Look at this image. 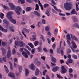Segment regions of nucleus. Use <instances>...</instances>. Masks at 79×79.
I'll use <instances>...</instances> for the list:
<instances>
[{"instance_id": "obj_42", "label": "nucleus", "mask_w": 79, "mask_h": 79, "mask_svg": "<svg viewBox=\"0 0 79 79\" xmlns=\"http://www.w3.org/2000/svg\"><path fill=\"white\" fill-rule=\"evenodd\" d=\"M48 6H49V4H44V7L45 8H46L47 7H48Z\"/></svg>"}, {"instance_id": "obj_47", "label": "nucleus", "mask_w": 79, "mask_h": 79, "mask_svg": "<svg viewBox=\"0 0 79 79\" xmlns=\"http://www.w3.org/2000/svg\"><path fill=\"white\" fill-rule=\"evenodd\" d=\"M3 8L5 9V10H8V7L7 6L4 5L3 6Z\"/></svg>"}, {"instance_id": "obj_50", "label": "nucleus", "mask_w": 79, "mask_h": 79, "mask_svg": "<svg viewBox=\"0 0 79 79\" xmlns=\"http://www.w3.org/2000/svg\"><path fill=\"white\" fill-rule=\"evenodd\" d=\"M46 15H47V16H50V12H47L46 13Z\"/></svg>"}, {"instance_id": "obj_38", "label": "nucleus", "mask_w": 79, "mask_h": 79, "mask_svg": "<svg viewBox=\"0 0 79 79\" xmlns=\"http://www.w3.org/2000/svg\"><path fill=\"white\" fill-rule=\"evenodd\" d=\"M2 45H3V46H5V45H6V42H2Z\"/></svg>"}, {"instance_id": "obj_9", "label": "nucleus", "mask_w": 79, "mask_h": 79, "mask_svg": "<svg viewBox=\"0 0 79 79\" xmlns=\"http://www.w3.org/2000/svg\"><path fill=\"white\" fill-rule=\"evenodd\" d=\"M11 55V50L10 49H8V51L7 53V57L8 58H10V57Z\"/></svg>"}, {"instance_id": "obj_61", "label": "nucleus", "mask_w": 79, "mask_h": 79, "mask_svg": "<svg viewBox=\"0 0 79 79\" xmlns=\"http://www.w3.org/2000/svg\"><path fill=\"white\" fill-rule=\"evenodd\" d=\"M50 52L51 53H52V54H53V51L52 49H50Z\"/></svg>"}, {"instance_id": "obj_25", "label": "nucleus", "mask_w": 79, "mask_h": 79, "mask_svg": "<svg viewBox=\"0 0 79 79\" xmlns=\"http://www.w3.org/2000/svg\"><path fill=\"white\" fill-rule=\"evenodd\" d=\"M3 22L5 24H6L7 25H8V24H9V22L6 21V19H4L3 20Z\"/></svg>"}, {"instance_id": "obj_43", "label": "nucleus", "mask_w": 79, "mask_h": 79, "mask_svg": "<svg viewBox=\"0 0 79 79\" xmlns=\"http://www.w3.org/2000/svg\"><path fill=\"white\" fill-rule=\"evenodd\" d=\"M58 33V29H56L54 31V34H56Z\"/></svg>"}, {"instance_id": "obj_31", "label": "nucleus", "mask_w": 79, "mask_h": 79, "mask_svg": "<svg viewBox=\"0 0 79 79\" xmlns=\"http://www.w3.org/2000/svg\"><path fill=\"white\" fill-rule=\"evenodd\" d=\"M40 35V39L42 40L43 42H45V38H44V36H43V35Z\"/></svg>"}, {"instance_id": "obj_55", "label": "nucleus", "mask_w": 79, "mask_h": 79, "mask_svg": "<svg viewBox=\"0 0 79 79\" xmlns=\"http://www.w3.org/2000/svg\"><path fill=\"white\" fill-rule=\"evenodd\" d=\"M60 52L61 53V55L63 56V55H64V51H63V50H61Z\"/></svg>"}, {"instance_id": "obj_35", "label": "nucleus", "mask_w": 79, "mask_h": 79, "mask_svg": "<svg viewBox=\"0 0 79 79\" xmlns=\"http://www.w3.org/2000/svg\"><path fill=\"white\" fill-rule=\"evenodd\" d=\"M12 52L13 55H15V54L16 53V51L15 50V48L13 49Z\"/></svg>"}, {"instance_id": "obj_8", "label": "nucleus", "mask_w": 79, "mask_h": 79, "mask_svg": "<svg viewBox=\"0 0 79 79\" xmlns=\"http://www.w3.org/2000/svg\"><path fill=\"white\" fill-rule=\"evenodd\" d=\"M71 43L72 47H73V48H74V49L76 48H77V45L76 44V43H75L74 41H72Z\"/></svg>"}, {"instance_id": "obj_53", "label": "nucleus", "mask_w": 79, "mask_h": 79, "mask_svg": "<svg viewBox=\"0 0 79 79\" xmlns=\"http://www.w3.org/2000/svg\"><path fill=\"white\" fill-rule=\"evenodd\" d=\"M41 58L43 60H44V61H45V57L44 56L41 57Z\"/></svg>"}, {"instance_id": "obj_46", "label": "nucleus", "mask_w": 79, "mask_h": 79, "mask_svg": "<svg viewBox=\"0 0 79 79\" xmlns=\"http://www.w3.org/2000/svg\"><path fill=\"white\" fill-rule=\"evenodd\" d=\"M70 40H67V43L69 46L71 45V42H70Z\"/></svg>"}, {"instance_id": "obj_24", "label": "nucleus", "mask_w": 79, "mask_h": 79, "mask_svg": "<svg viewBox=\"0 0 79 79\" xmlns=\"http://www.w3.org/2000/svg\"><path fill=\"white\" fill-rule=\"evenodd\" d=\"M70 48L72 50V51H73V52H76V53H77V52H79V50L77 49V50H75L73 48L72 46H70Z\"/></svg>"}, {"instance_id": "obj_52", "label": "nucleus", "mask_w": 79, "mask_h": 79, "mask_svg": "<svg viewBox=\"0 0 79 79\" xmlns=\"http://www.w3.org/2000/svg\"><path fill=\"white\" fill-rule=\"evenodd\" d=\"M40 64H41V62L40 61H38L37 63V66H40Z\"/></svg>"}, {"instance_id": "obj_18", "label": "nucleus", "mask_w": 79, "mask_h": 79, "mask_svg": "<svg viewBox=\"0 0 79 79\" xmlns=\"http://www.w3.org/2000/svg\"><path fill=\"white\" fill-rule=\"evenodd\" d=\"M52 61L53 63H56V59L54 57H51Z\"/></svg>"}, {"instance_id": "obj_20", "label": "nucleus", "mask_w": 79, "mask_h": 79, "mask_svg": "<svg viewBox=\"0 0 79 79\" xmlns=\"http://www.w3.org/2000/svg\"><path fill=\"white\" fill-rule=\"evenodd\" d=\"M22 54L23 55V56H24L26 58H28V56L27 55V54H26V53H25V52H24V51H23L22 52Z\"/></svg>"}, {"instance_id": "obj_29", "label": "nucleus", "mask_w": 79, "mask_h": 79, "mask_svg": "<svg viewBox=\"0 0 79 79\" xmlns=\"http://www.w3.org/2000/svg\"><path fill=\"white\" fill-rule=\"evenodd\" d=\"M28 45H29L30 46V47L31 48H34V46H33V45H32V44L31 43H28Z\"/></svg>"}, {"instance_id": "obj_32", "label": "nucleus", "mask_w": 79, "mask_h": 79, "mask_svg": "<svg viewBox=\"0 0 79 79\" xmlns=\"http://www.w3.org/2000/svg\"><path fill=\"white\" fill-rule=\"evenodd\" d=\"M20 2H21V4H23V3H24V2H25L24 0H19L18 1L19 3Z\"/></svg>"}, {"instance_id": "obj_5", "label": "nucleus", "mask_w": 79, "mask_h": 79, "mask_svg": "<svg viewBox=\"0 0 79 79\" xmlns=\"http://www.w3.org/2000/svg\"><path fill=\"white\" fill-rule=\"evenodd\" d=\"M61 73H62V74H65V73H66L67 71V70L64 67V66H62L61 67Z\"/></svg>"}, {"instance_id": "obj_27", "label": "nucleus", "mask_w": 79, "mask_h": 79, "mask_svg": "<svg viewBox=\"0 0 79 79\" xmlns=\"http://www.w3.org/2000/svg\"><path fill=\"white\" fill-rule=\"evenodd\" d=\"M9 63L10 65V69L11 70H13V65H12V64H11V62L10 61H9Z\"/></svg>"}, {"instance_id": "obj_1", "label": "nucleus", "mask_w": 79, "mask_h": 79, "mask_svg": "<svg viewBox=\"0 0 79 79\" xmlns=\"http://www.w3.org/2000/svg\"><path fill=\"white\" fill-rule=\"evenodd\" d=\"M10 5L11 9L13 10H15V11L16 13L18 15H20V12L21 10V8L19 6H17L16 8H15V6L13 5V4L12 3H10L9 4Z\"/></svg>"}, {"instance_id": "obj_10", "label": "nucleus", "mask_w": 79, "mask_h": 79, "mask_svg": "<svg viewBox=\"0 0 79 79\" xmlns=\"http://www.w3.org/2000/svg\"><path fill=\"white\" fill-rule=\"evenodd\" d=\"M8 75L9 77H11L12 78H15V74L14 73L12 72L9 73L8 74Z\"/></svg>"}, {"instance_id": "obj_17", "label": "nucleus", "mask_w": 79, "mask_h": 79, "mask_svg": "<svg viewBox=\"0 0 79 79\" xmlns=\"http://www.w3.org/2000/svg\"><path fill=\"white\" fill-rule=\"evenodd\" d=\"M53 6L54 9L56 10V11H57L59 13H61V11H62L61 10L57 9V8H56V7L55 6Z\"/></svg>"}, {"instance_id": "obj_64", "label": "nucleus", "mask_w": 79, "mask_h": 79, "mask_svg": "<svg viewBox=\"0 0 79 79\" xmlns=\"http://www.w3.org/2000/svg\"><path fill=\"white\" fill-rule=\"evenodd\" d=\"M43 50L45 52H47L48 51L47 50V49L45 48H43Z\"/></svg>"}, {"instance_id": "obj_57", "label": "nucleus", "mask_w": 79, "mask_h": 79, "mask_svg": "<svg viewBox=\"0 0 79 79\" xmlns=\"http://www.w3.org/2000/svg\"><path fill=\"white\" fill-rule=\"evenodd\" d=\"M24 50H25V51H27V55H30V52H29V51H27V50L26 49H24Z\"/></svg>"}, {"instance_id": "obj_7", "label": "nucleus", "mask_w": 79, "mask_h": 79, "mask_svg": "<svg viewBox=\"0 0 79 79\" xmlns=\"http://www.w3.org/2000/svg\"><path fill=\"white\" fill-rule=\"evenodd\" d=\"M29 68H30L31 70L34 71V70H35V66L34 65V64L32 63L31 64V66L29 67Z\"/></svg>"}, {"instance_id": "obj_59", "label": "nucleus", "mask_w": 79, "mask_h": 79, "mask_svg": "<svg viewBox=\"0 0 79 79\" xmlns=\"http://www.w3.org/2000/svg\"><path fill=\"white\" fill-rule=\"evenodd\" d=\"M4 28H3V27L2 26H1V25H0V31H2V30Z\"/></svg>"}, {"instance_id": "obj_21", "label": "nucleus", "mask_w": 79, "mask_h": 79, "mask_svg": "<svg viewBox=\"0 0 79 79\" xmlns=\"http://www.w3.org/2000/svg\"><path fill=\"white\" fill-rule=\"evenodd\" d=\"M4 67L5 69V70L6 73H9V70H8L7 67H6V65H4Z\"/></svg>"}, {"instance_id": "obj_63", "label": "nucleus", "mask_w": 79, "mask_h": 79, "mask_svg": "<svg viewBox=\"0 0 79 79\" xmlns=\"http://www.w3.org/2000/svg\"><path fill=\"white\" fill-rule=\"evenodd\" d=\"M46 79H50V77H49V76H48V75H47L46 76Z\"/></svg>"}, {"instance_id": "obj_51", "label": "nucleus", "mask_w": 79, "mask_h": 79, "mask_svg": "<svg viewBox=\"0 0 79 79\" xmlns=\"http://www.w3.org/2000/svg\"><path fill=\"white\" fill-rule=\"evenodd\" d=\"M47 40H48V44H50V42H51V40H50V39L49 38H47Z\"/></svg>"}, {"instance_id": "obj_36", "label": "nucleus", "mask_w": 79, "mask_h": 79, "mask_svg": "<svg viewBox=\"0 0 79 79\" xmlns=\"http://www.w3.org/2000/svg\"><path fill=\"white\" fill-rule=\"evenodd\" d=\"M73 57L74 58L75 60H77V55H75L73 54L72 55Z\"/></svg>"}, {"instance_id": "obj_4", "label": "nucleus", "mask_w": 79, "mask_h": 79, "mask_svg": "<svg viewBox=\"0 0 79 79\" xmlns=\"http://www.w3.org/2000/svg\"><path fill=\"white\" fill-rule=\"evenodd\" d=\"M15 45H16L17 47H25L26 44L23 42L21 41H15Z\"/></svg>"}, {"instance_id": "obj_16", "label": "nucleus", "mask_w": 79, "mask_h": 79, "mask_svg": "<svg viewBox=\"0 0 79 79\" xmlns=\"http://www.w3.org/2000/svg\"><path fill=\"white\" fill-rule=\"evenodd\" d=\"M39 69L37 68L35 73V75L37 76H39Z\"/></svg>"}, {"instance_id": "obj_22", "label": "nucleus", "mask_w": 79, "mask_h": 79, "mask_svg": "<svg viewBox=\"0 0 79 79\" xmlns=\"http://www.w3.org/2000/svg\"><path fill=\"white\" fill-rule=\"evenodd\" d=\"M32 10V8L31 7H27L26 9V11H30Z\"/></svg>"}, {"instance_id": "obj_58", "label": "nucleus", "mask_w": 79, "mask_h": 79, "mask_svg": "<svg viewBox=\"0 0 79 79\" xmlns=\"http://www.w3.org/2000/svg\"><path fill=\"white\" fill-rule=\"evenodd\" d=\"M40 22H38V24H37V26L39 27H40Z\"/></svg>"}, {"instance_id": "obj_33", "label": "nucleus", "mask_w": 79, "mask_h": 79, "mask_svg": "<svg viewBox=\"0 0 79 79\" xmlns=\"http://www.w3.org/2000/svg\"><path fill=\"white\" fill-rule=\"evenodd\" d=\"M56 76L58 78H59V79H63V77L60 75V74H57Z\"/></svg>"}, {"instance_id": "obj_41", "label": "nucleus", "mask_w": 79, "mask_h": 79, "mask_svg": "<svg viewBox=\"0 0 79 79\" xmlns=\"http://www.w3.org/2000/svg\"><path fill=\"white\" fill-rule=\"evenodd\" d=\"M39 44V41H35V43H34V45L35 46H37V45H38Z\"/></svg>"}, {"instance_id": "obj_39", "label": "nucleus", "mask_w": 79, "mask_h": 79, "mask_svg": "<svg viewBox=\"0 0 79 79\" xmlns=\"http://www.w3.org/2000/svg\"><path fill=\"white\" fill-rule=\"evenodd\" d=\"M19 69L20 72H21V71H22V66H19Z\"/></svg>"}, {"instance_id": "obj_2", "label": "nucleus", "mask_w": 79, "mask_h": 79, "mask_svg": "<svg viewBox=\"0 0 79 79\" xmlns=\"http://www.w3.org/2000/svg\"><path fill=\"white\" fill-rule=\"evenodd\" d=\"M6 17L8 19L10 20L13 24H15L16 23V20L12 18V17L11 16V12H9L6 15Z\"/></svg>"}, {"instance_id": "obj_6", "label": "nucleus", "mask_w": 79, "mask_h": 79, "mask_svg": "<svg viewBox=\"0 0 79 79\" xmlns=\"http://www.w3.org/2000/svg\"><path fill=\"white\" fill-rule=\"evenodd\" d=\"M70 35L72 40H76V41H78V39L74 35H73L72 34H70Z\"/></svg>"}, {"instance_id": "obj_13", "label": "nucleus", "mask_w": 79, "mask_h": 79, "mask_svg": "<svg viewBox=\"0 0 79 79\" xmlns=\"http://www.w3.org/2000/svg\"><path fill=\"white\" fill-rule=\"evenodd\" d=\"M1 49L2 51L3 56H4V55H5V54H6V50H5V48H1Z\"/></svg>"}, {"instance_id": "obj_19", "label": "nucleus", "mask_w": 79, "mask_h": 79, "mask_svg": "<svg viewBox=\"0 0 79 79\" xmlns=\"http://www.w3.org/2000/svg\"><path fill=\"white\" fill-rule=\"evenodd\" d=\"M33 13L34 14V15H36L37 16L39 17L40 16V14L38 13L37 11H34Z\"/></svg>"}, {"instance_id": "obj_23", "label": "nucleus", "mask_w": 79, "mask_h": 79, "mask_svg": "<svg viewBox=\"0 0 79 79\" xmlns=\"http://www.w3.org/2000/svg\"><path fill=\"white\" fill-rule=\"evenodd\" d=\"M25 76L26 77L27 76L28 74H29V70L28 69H26L25 71Z\"/></svg>"}, {"instance_id": "obj_54", "label": "nucleus", "mask_w": 79, "mask_h": 79, "mask_svg": "<svg viewBox=\"0 0 79 79\" xmlns=\"http://www.w3.org/2000/svg\"><path fill=\"white\" fill-rule=\"evenodd\" d=\"M2 31H3V32H7L8 31V30L6 29H4V28Z\"/></svg>"}, {"instance_id": "obj_44", "label": "nucleus", "mask_w": 79, "mask_h": 79, "mask_svg": "<svg viewBox=\"0 0 79 79\" xmlns=\"http://www.w3.org/2000/svg\"><path fill=\"white\" fill-rule=\"evenodd\" d=\"M56 47V44H55L54 43L52 46V47L53 49V50H55V47Z\"/></svg>"}, {"instance_id": "obj_14", "label": "nucleus", "mask_w": 79, "mask_h": 79, "mask_svg": "<svg viewBox=\"0 0 79 79\" xmlns=\"http://www.w3.org/2000/svg\"><path fill=\"white\" fill-rule=\"evenodd\" d=\"M36 34H35L34 35H33L32 36V37L33 38L30 39L31 40H32V41H34V40H36V38L35 37H36Z\"/></svg>"}, {"instance_id": "obj_30", "label": "nucleus", "mask_w": 79, "mask_h": 79, "mask_svg": "<svg viewBox=\"0 0 79 79\" xmlns=\"http://www.w3.org/2000/svg\"><path fill=\"white\" fill-rule=\"evenodd\" d=\"M73 27H78L79 28V25H78L77 23H75L73 25Z\"/></svg>"}, {"instance_id": "obj_37", "label": "nucleus", "mask_w": 79, "mask_h": 79, "mask_svg": "<svg viewBox=\"0 0 79 79\" xmlns=\"http://www.w3.org/2000/svg\"><path fill=\"white\" fill-rule=\"evenodd\" d=\"M68 62L69 64V63H73V61L71 59H70L68 60Z\"/></svg>"}, {"instance_id": "obj_45", "label": "nucleus", "mask_w": 79, "mask_h": 79, "mask_svg": "<svg viewBox=\"0 0 79 79\" xmlns=\"http://www.w3.org/2000/svg\"><path fill=\"white\" fill-rule=\"evenodd\" d=\"M73 69L71 68H70L69 70V72L70 73H73Z\"/></svg>"}, {"instance_id": "obj_62", "label": "nucleus", "mask_w": 79, "mask_h": 79, "mask_svg": "<svg viewBox=\"0 0 79 79\" xmlns=\"http://www.w3.org/2000/svg\"><path fill=\"white\" fill-rule=\"evenodd\" d=\"M35 49L34 48L33 50H31V53H32V54H34V53H35Z\"/></svg>"}, {"instance_id": "obj_3", "label": "nucleus", "mask_w": 79, "mask_h": 79, "mask_svg": "<svg viewBox=\"0 0 79 79\" xmlns=\"http://www.w3.org/2000/svg\"><path fill=\"white\" fill-rule=\"evenodd\" d=\"M73 3L72 2L65 3L64 4V8L65 10L68 11H70L71 9L73 7Z\"/></svg>"}, {"instance_id": "obj_40", "label": "nucleus", "mask_w": 79, "mask_h": 79, "mask_svg": "<svg viewBox=\"0 0 79 79\" xmlns=\"http://www.w3.org/2000/svg\"><path fill=\"white\" fill-rule=\"evenodd\" d=\"M23 31H25L26 32H28L29 33V29H26V28H24L23 29Z\"/></svg>"}, {"instance_id": "obj_56", "label": "nucleus", "mask_w": 79, "mask_h": 79, "mask_svg": "<svg viewBox=\"0 0 79 79\" xmlns=\"http://www.w3.org/2000/svg\"><path fill=\"white\" fill-rule=\"evenodd\" d=\"M47 72V70H45L43 72V73L44 76H45V73Z\"/></svg>"}, {"instance_id": "obj_15", "label": "nucleus", "mask_w": 79, "mask_h": 79, "mask_svg": "<svg viewBox=\"0 0 79 79\" xmlns=\"http://www.w3.org/2000/svg\"><path fill=\"white\" fill-rule=\"evenodd\" d=\"M9 28L10 29V31L12 32H15V30H14V27L13 26H10L9 27Z\"/></svg>"}, {"instance_id": "obj_60", "label": "nucleus", "mask_w": 79, "mask_h": 79, "mask_svg": "<svg viewBox=\"0 0 79 79\" xmlns=\"http://www.w3.org/2000/svg\"><path fill=\"white\" fill-rule=\"evenodd\" d=\"M42 23L43 24H45V20H44V19H43L42 20Z\"/></svg>"}, {"instance_id": "obj_28", "label": "nucleus", "mask_w": 79, "mask_h": 79, "mask_svg": "<svg viewBox=\"0 0 79 79\" xmlns=\"http://www.w3.org/2000/svg\"><path fill=\"white\" fill-rule=\"evenodd\" d=\"M66 38L68 39V40H71L70 35L69 34H67V35Z\"/></svg>"}, {"instance_id": "obj_48", "label": "nucleus", "mask_w": 79, "mask_h": 79, "mask_svg": "<svg viewBox=\"0 0 79 79\" xmlns=\"http://www.w3.org/2000/svg\"><path fill=\"white\" fill-rule=\"evenodd\" d=\"M3 16H4V14H3L1 13L0 15V17L1 19L3 18Z\"/></svg>"}, {"instance_id": "obj_12", "label": "nucleus", "mask_w": 79, "mask_h": 79, "mask_svg": "<svg viewBox=\"0 0 79 79\" xmlns=\"http://www.w3.org/2000/svg\"><path fill=\"white\" fill-rule=\"evenodd\" d=\"M58 69H59V67L55 66L53 68L52 71H53V72H56V71L58 70Z\"/></svg>"}, {"instance_id": "obj_26", "label": "nucleus", "mask_w": 79, "mask_h": 79, "mask_svg": "<svg viewBox=\"0 0 79 79\" xmlns=\"http://www.w3.org/2000/svg\"><path fill=\"white\" fill-rule=\"evenodd\" d=\"M37 49L38 50V52H42V47L40 46L37 48Z\"/></svg>"}, {"instance_id": "obj_11", "label": "nucleus", "mask_w": 79, "mask_h": 79, "mask_svg": "<svg viewBox=\"0 0 79 79\" xmlns=\"http://www.w3.org/2000/svg\"><path fill=\"white\" fill-rule=\"evenodd\" d=\"M71 15H74V14H76V15H77V12L75 10V9H73L72 10L71 13H70Z\"/></svg>"}, {"instance_id": "obj_49", "label": "nucleus", "mask_w": 79, "mask_h": 79, "mask_svg": "<svg viewBox=\"0 0 79 79\" xmlns=\"http://www.w3.org/2000/svg\"><path fill=\"white\" fill-rule=\"evenodd\" d=\"M60 48H57L56 51L57 53H60Z\"/></svg>"}, {"instance_id": "obj_34", "label": "nucleus", "mask_w": 79, "mask_h": 79, "mask_svg": "<svg viewBox=\"0 0 79 79\" xmlns=\"http://www.w3.org/2000/svg\"><path fill=\"white\" fill-rule=\"evenodd\" d=\"M50 29V27L48 26H46L45 27V30L46 31H48Z\"/></svg>"}]
</instances>
